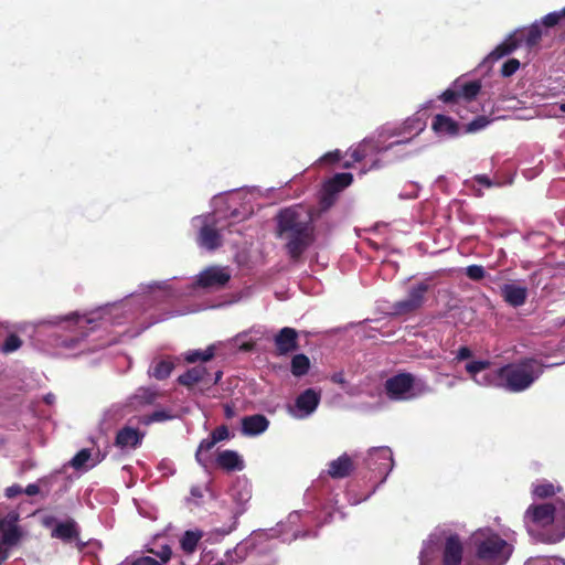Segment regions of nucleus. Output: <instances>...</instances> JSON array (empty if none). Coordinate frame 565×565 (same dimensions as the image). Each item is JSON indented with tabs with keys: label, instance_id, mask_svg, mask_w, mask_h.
Instances as JSON below:
<instances>
[{
	"label": "nucleus",
	"instance_id": "2f4dec72",
	"mask_svg": "<svg viewBox=\"0 0 565 565\" xmlns=\"http://www.w3.org/2000/svg\"><path fill=\"white\" fill-rule=\"evenodd\" d=\"M158 397H159L158 392H156L151 388H145V387L139 388L134 396V398L140 405H151L157 401Z\"/></svg>",
	"mask_w": 565,
	"mask_h": 565
},
{
	"label": "nucleus",
	"instance_id": "6e6552de",
	"mask_svg": "<svg viewBox=\"0 0 565 565\" xmlns=\"http://www.w3.org/2000/svg\"><path fill=\"white\" fill-rule=\"evenodd\" d=\"M556 507L551 503L531 504L526 511L524 519L532 523L546 526L555 521Z\"/></svg>",
	"mask_w": 565,
	"mask_h": 565
},
{
	"label": "nucleus",
	"instance_id": "6ab92c4d",
	"mask_svg": "<svg viewBox=\"0 0 565 565\" xmlns=\"http://www.w3.org/2000/svg\"><path fill=\"white\" fill-rule=\"evenodd\" d=\"M521 43H523V39H519L518 34H510L487 56V61L493 63L503 56L511 54L521 45Z\"/></svg>",
	"mask_w": 565,
	"mask_h": 565
},
{
	"label": "nucleus",
	"instance_id": "8fccbe9b",
	"mask_svg": "<svg viewBox=\"0 0 565 565\" xmlns=\"http://www.w3.org/2000/svg\"><path fill=\"white\" fill-rule=\"evenodd\" d=\"M131 565H161L157 559L150 556H142L135 559Z\"/></svg>",
	"mask_w": 565,
	"mask_h": 565
},
{
	"label": "nucleus",
	"instance_id": "4be33fe9",
	"mask_svg": "<svg viewBox=\"0 0 565 565\" xmlns=\"http://www.w3.org/2000/svg\"><path fill=\"white\" fill-rule=\"evenodd\" d=\"M206 375L207 370L204 366H194L181 374L178 377V382L183 386L192 387L194 384L203 382Z\"/></svg>",
	"mask_w": 565,
	"mask_h": 565
},
{
	"label": "nucleus",
	"instance_id": "a211bd4d",
	"mask_svg": "<svg viewBox=\"0 0 565 565\" xmlns=\"http://www.w3.org/2000/svg\"><path fill=\"white\" fill-rule=\"evenodd\" d=\"M431 128L437 135L449 137H456L460 132L459 124L452 118L441 114H437L434 117Z\"/></svg>",
	"mask_w": 565,
	"mask_h": 565
},
{
	"label": "nucleus",
	"instance_id": "3c124183",
	"mask_svg": "<svg viewBox=\"0 0 565 565\" xmlns=\"http://www.w3.org/2000/svg\"><path fill=\"white\" fill-rule=\"evenodd\" d=\"M472 356V351L468 347H460L457 351L456 359L463 361Z\"/></svg>",
	"mask_w": 565,
	"mask_h": 565
},
{
	"label": "nucleus",
	"instance_id": "aec40b11",
	"mask_svg": "<svg viewBox=\"0 0 565 565\" xmlns=\"http://www.w3.org/2000/svg\"><path fill=\"white\" fill-rule=\"evenodd\" d=\"M142 438L143 434H141L138 429L125 426L124 428L117 431L115 445L120 448H136L141 444Z\"/></svg>",
	"mask_w": 565,
	"mask_h": 565
},
{
	"label": "nucleus",
	"instance_id": "f3484780",
	"mask_svg": "<svg viewBox=\"0 0 565 565\" xmlns=\"http://www.w3.org/2000/svg\"><path fill=\"white\" fill-rule=\"evenodd\" d=\"M216 465L221 469L231 471H241L244 469V461L235 450H223L217 454Z\"/></svg>",
	"mask_w": 565,
	"mask_h": 565
},
{
	"label": "nucleus",
	"instance_id": "c03bdc74",
	"mask_svg": "<svg viewBox=\"0 0 565 565\" xmlns=\"http://www.w3.org/2000/svg\"><path fill=\"white\" fill-rule=\"evenodd\" d=\"M149 552L154 554L157 557H159L160 558L159 563H161V564L167 563L172 555V550L167 544L162 545L158 551L149 550Z\"/></svg>",
	"mask_w": 565,
	"mask_h": 565
},
{
	"label": "nucleus",
	"instance_id": "13d9d810",
	"mask_svg": "<svg viewBox=\"0 0 565 565\" xmlns=\"http://www.w3.org/2000/svg\"><path fill=\"white\" fill-rule=\"evenodd\" d=\"M2 543L0 542V565H2L9 557V553L7 550L2 548Z\"/></svg>",
	"mask_w": 565,
	"mask_h": 565
},
{
	"label": "nucleus",
	"instance_id": "c85d7f7f",
	"mask_svg": "<svg viewBox=\"0 0 565 565\" xmlns=\"http://www.w3.org/2000/svg\"><path fill=\"white\" fill-rule=\"evenodd\" d=\"M555 520L558 525H561V530H557L555 533L550 535L545 542L547 543H557L561 542L565 537V504L562 503L561 508L555 513Z\"/></svg>",
	"mask_w": 565,
	"mask_h": 565
},
{
	"label": "nucleus",
	"instance_id": "bf43d9fd",
	"mask_svg": "<svg viewBox=\"0 0 565 565\" xmlns=\"http://www.w3.org/2000/svg\"><path fill=\"white\" fill-rule=\"evenodd\" d=\"M53 522H55V518L53 516H45L43 519V525L46 527L51 526Z\"/></svg>",
	"mask_w": 565,
	"mask_h": 565
},
{
	"label": "nucleus",
	"instance_id": "ea45409f",
	"mask_svg": "<svg viewBox=\"0 0 565 565\" xmlns=\"http://www.w3.org/2000/svg\"><path fill=\"white\" fill-rule=\"evenodd\" d=\"M466 275L471 280L478 281L484 278L486 270L481 265H470L466 268Z\"/></svg>",
	"mask_w": 565,
	"mask_h": 565
},
{
	"label": "nucleus",
	"instance_id": "ddd939ff",
	"mask_svg": "<svg viewBox=\"0 0 565 565\" xmlns=\"http://www.w3.org/2000/svg\"><path fill=\"white\" fill-rule=\"evenodd\" d=\"M463 547L457 534L446 539L443 552V565H460L462 562Z\"/></svg>",
	"mask_w": 565,
	"mask_h": 565
},
{
	"label": "nucleus",
	"instance_id": "37998d69",
	"mask_svg": "<svg viewBox=\"0 0 565 565\" xmlns=\"http://www.w3.org/2000/svg\"><path fill=\"white\" fill-rule=\"evenodd\" d=\"M216 443L228 440L231 438L230 429L226 425H221L211 433Z\"/></svg>",
	"mask_w": 565,
	"mask_h": 565
},
{
	"label": "nucleus",
	"instance_id": "39448f33",
	"mask_svg": "<svg viewBox=\"0 0 565 565\" xmlns=\"http://www.w3.org/2000/svg\"><path fill=\"white\" fill-rule=\"evenodd\" d=\"M353 182V175L349 172L335 173L323 183L320 196L322 211L329 210L337 201L338 194Z\"/></svg>",
	"mask_w": 565,
	"mask_h": 565
},
{
	"label": "nucleus",
	"instance_id": "052dcab7",
	"mask_svg": "<svg viewBox=\"0 0 565 565\" xmlns=\"http://www.w3.org/2000/svg\"><path fill=\"white\" fill-rule=\"evenodd\" d=\"M222 375H223L222 371H217V372L215 373V379H214V382H213V383H214V384L218 383V382H220V380L222 379Z\"/></svg>",
	"mask_w": 565,
	"mask_h": 565
},
{
	"label": "nucleus",
	"instance_id": "864d4df0",
	"mask_svg": "<svg viewBox=\"0 0 565 565\" xmlns=\"http://www.w3.org/2000/svg\"><path fill=\"white\" fill-rule=\"evenodd\" d=\"M224 408V416L227 418V419H232L233 417L236 416V409L234 407V405H231V404H225L223 406Z\"/></svg>",
	"mask_w": 565,
	"mask_h": 565
},
{
	"label": "nucleus",
	"instance_id": "69168bd1",
	"mask_svg": "<svg viewBox=\"0 0 565 565\" xmlns=\"http://www.w3.org/2000/svg\"><path fill=\"white\" fill-rule=\"evenodd\" d=\"M559 109H561L563 113H565V103H564V104H561Z\"/></svg>",
	"mask_w": 565,
	"mask_h": 565
},
{
	"label": "nucleus",
	"instance_id": "e2e57ef3",
	"mask_svg": "<svg viewBox=\"0 0 565 565\" xmlns=\"http://www.w3.org/2000/svg\"><path fill=\"white\" fill-rule=\"evenodd\" d=\"M9 522L7 521V519H1L0 518V531L4 530V527L7 526Z\"/></svg>",
	"mask_w": 565,
	"mask_h": 565
},
{
	"label": "nucleus",
	"instance_id": "603ef678",
	"mask_svg": "<svg viewBox=\"0 0 565 565\" xmlns=\"http://www.w3.org/2000/svg\"><path fill=\"white\" fill-rule=\"evenodd\" d=\"M476 182H478L481 185H484L487 188H491L493 185V182L491 179L486 174H478L475 177Z\"/></svg>",
	"mask_w": 565,
	"mask_h": 565
},
{
	"label": "nucleus",
	"instance_id": "20e7f679",
	"mask_svg": "<svg viewBox=\"0 0 565 565\" xmlns=\"http://www.w3.org/2000/svg\"><path fill=\"white\" fill-rule=\"evenodd\" d=\"M429 289L430 284L428 280H423L413 285L408 289L407 296L404 299L394 302V313L404 316L414 313L419 310L426 301V294L429 291Z\"/></svg>",
	"mask_w": 565,
	"mask_h": 565
},
{
	"label": "nucleus",
	"instance_id": "f704fd0d",
	"mask_svg": "<svg viewBox=\"0 0 565 565\" xmlns=\"http://www.w3.org/2000/svg\"><path fill=\"white\" fill-rule=\"evenodd\" d=\"M532 493L534 497L540 499L550 498L555 494V487L548 481L537 483L533 486Z\"/></svg>",
	"mask_w": 565,
	"mask_h": 565
},
{
	"label": "nucleus",
	"instance_id": "a19ab883",
	"mask_svg": "<svg viewBox=\"0 0 565 565\" xmlns=\"http://www.w3.org/2000/svg\"><path fill=\"white\" fill-rule=\"evenodd\" d=\"M520 67V61L516 58L508 60L501 67V75L503 77L512 76Z\"/></svg>",
	"mask_w": 565,
	"mask_h": 565
},
{
	"label": "nucleus",
	"instance_id": "393cba45",
	"mask_svg": "<svg viewBox=\"0 0 565 565\" xmlns=\"http://www.w3.org/2000/svg\"><path fill=\"white\" fill-rule=\"evenodd\" d=\"M455 85L458 89L460 99L467 103L472 102L481 89V84L479 81L466 82L462 85L455 83Z\"/></svg>",
	"mask_w": 565,
	"mask_h": 565
},
{
	"label": "nucleus",
	"instance_id": "c9c22d12",
	"mask_svg": "<svg viewBox=\"0 0 565 565\" xmlns=\"http://www.w3.org/2000/svg\"><path fill=\"white\" fill-rule=\"evenodd\" d=\"M490 120L486 116H478L472 121H470L468 125L465 126V132H476L478 130H481L486 128L489 125Z\"/></svg>",
	"mask_w": 565,
	"mask_h": 565
},
{
	"label": "nucleus",
	"instance_id": "dca6fc26",
	"mask_svg": "<svg viewBox=\"0 0 565 565\" xmlns=\"http://www.w3.org/2000/svg\"><path fill=\"white\" fill-rule=\"evenodd\" d=\"M354 470V463L348 454L332 460L328 467V475L333 479H343Z\"/></svg>",
	"mask_w": 565,
	"mask_h": 565
},
{
	"label": "nucleus",
	"instance_id": "5701e85b",
	"mask_svg": "<svg viewBox=\"0 0 565 565\" xmlns=\"http://www.w3.org/2000/svg\"><path fill=\"white\" fill-rule=\"evenodd\" d=\"M174 369V363L170 359H162L159 361H154L153 364L149 369L150 376L156 380L162 381L170 376Z\"/></svg>",
	"mask_w": 565,
	"mask_h": 565
},
{
	"label": "nucleus",
	"instance_id": "680f3d73",
	"mask_svg": "<svg viewBox=\"0 0 565 565\" xmlns=\"http://www.w3.org/2000/svg\"><path fill=\"white\" fill-rule=\"evenodd\" d=\"M83 322L89 324V323H93L94 320L89 319V318H84V319H81V320L77 321V323L81 324V326H82Z\"/></svg>",
	"mask_w": 565,
	"mask_h": 565
},
{
	"label": "nucleus",
	"instance_id": "09e8293b",
	"mask_svg": "<svg viewBox=\"0 0 565 565\" xmlns=\"http://www.w3.org/2000/svg\"><path fill=\"white\" fill-rule=\"evenodd\" d=\"M23 493V489L19 484H12L6 489V497L13 499Z\"/></svg>",
	"mask_w": 565,
	"mask_h": 565
},
{
	"label": "nucleus",
	"instance_id": "cd10ccee",
	"mask_svg": "<svg viewBox=\"0 0 565 565\" xmlns=\"http://www.w3.org/2000/svg\"><path fill=\"white\" fill-rule=\"evenodd\" d=\"M201 539L202 532L185 531L180 541L181 548L183 550V552L192 554L196 550L198 543L200 542Z\"/></svg>",
	"mask_w": 565,
	"mask_h": 565
},
{
	"label": "nucleus",
	"instance_id": "5fc2aeb1",
	"mask_svg": "<svg viewBox=\"0 0 565 565\" xmlns=\"http://www.w3.org/2000/svg\"><path fill=\"white\" fill-rule=\"evenodd\" d=\"M23 492L28 495H35L40 492V488L35 483H30L26 486V488L23 490Z\"/></svg>",
	"mask_w": 565,
	"mask_h": 565
},
{
	"label": "nucleus",
	"instance_id": "79ce46f5",
	"mask_svg": "<svg viewBox=\"0 0 565 565\" xmlns=\"http://www.w3.org/2000/svg\"><path fill=\"white\" fill-rule=\"evenodd\" d=\"M439 98L446 104H458L461 99L457 87L446 89Z\"/></svg>",
	"mask_w": 565,
	"mask_h": 565
},
{
	"label": "nucleus",
	"instance_id": "4c0bfd02",
	"mask_svg": "<svg viewBox=\"0 0 565 565\" xmlns=\"http://www.w3.org/2000/svg\"><path fill=\"white\" fill-rule=\"evenodd\" d=\"M490 366V362L487 360L472 361L466 364V371L475 377L479 372L487 370Z\"/></svg>",
	"mask_w": 565,
	"mask_h": 565
},
{
	"label": "nucleus",
	"instance_id": "2eb2a0df",
	"mask_svg": "<svg viewBox=\"0 0 565 565\" xmlns=\"http://www.w3.org/2000/svg\"><path fill=\"white\" fill-rule=\"evenodd\" d=\"M52 537L62 540L63 542H73L79 540V527L74 519H67L57 522L51 533Z\"/></svg>",
	"mask_w": 565,
	"mask_h": 565
},
{
	"label": "nucleus",
	"instance_id": "423d86ee",
	"mask_svg": "<svg viewBox=\"0 0 565 565\" xmlns=\"http://www.w3.org/2000/svg\"><path fill=\"white\" fill-rule=\"evenodd\" d=\"M415 385V377L411 373H398L385 381V392L390 399L403 401L413 397L407 395Z\"/></svg>",
	"mask_w": 565,
	"mask_h": 565
},
{
	"label": "nucleus",
	"instance_id": "f8f14e48",
	"mask_svg": "<svg viewBox=\"0 0 565 565\" xmlns=\"http://www.w3.org/2000/svg\"><path fill=\"white\" fill-rule=\"evenodd\" d=\"M500 295L509 306L518 308L526 301L527 287L519 284H503L500 287Z\"/></svg>",
	"mask_w": 565,
	"mask_h": 565
},
{
	"label": "nucleus",
	"instance_id": "338daca9",
	"mask_svg": "<svg viewBox=\"0 0 565 565\" xmlns=\"http://www.w3.org/2000/svg\"><path fill=\"white\" fill-rule=\"evenodd\" d=\"M559 13H562V18H565V8Z\"/></svg>",
	"mask_w": 565,
	"mask_h": 565
},
{
	"label": "nucleus",
	"instance_id": "de8ad7c7",
	"mask_svg": "<svg viewBox=\"0 0 565 565\" xmlns=\"http://www.w3.org/2000/svg\"><path fill=\"white\" fill-rule=\"evenodd\" d=\"M405 129H417L416 134H418L424 129V124L419 118L408 119L405 122Z\"/></svg>",
	"mask_w": 565,
	"mask_h": 565
},
{
	"label": "nucleus",
	"instance_id": "bb28decb",
	"mask_svg": "<svg viewBox=\"0 0 565 565\" xmlns=\"http://www.w3.org/2000/svg\"><path fill=\"white\" fill-rule=\"evenodd\" d=\"M17 521V518H14L13 522H9L7 525L8 527L3 531L1 543L7 546H14L19 543V541L22 537V533L18 525L14 523Z\"/></svg>",
	"mask_w": 565,
	"mask_h": 565
},
{
	"label": "nucleus",
	"instance_id": "4468645a",
	"mask_svg": "<svg viewBox=\"0 0 565 565\" xmlns=\"http://www.w3.org/2000/svg\"><path fill=\"white\" fill-rule=\"evenodd\" d=\"M241 430L244 436H257L269 427L268 418L263 414L244 416L241 420Z\"/></svg>",
	"mask_w": 565,
	"mask_h": 565
},
{
	"label": "nucleus",
	"instance_id": "7c9ffc66",
	"mask_svg": "<svg viewBox=\"0 0 565 565\" xmlns=\"http://www.w3.org/2000/svg\"><path fill=\"white\" fill-rule=\"evenodd\" d=\"M173 418V415L171 414L170 411H167V409H160V411H154L153 413L151 414H148V415H143L139 423L142 424V425H150L152 423H158V422H166V420H170Z\"/></svg>",
	"mask_w": 565,
	"mask_h": 565
},
{
	"label": "nucleus",
	"instance_id": "b1692460",
	"mask_svg": "<svg viewBox=\"0 0 565 565\" xmlns=\"http://www.w3.org/2000/svg\"><path fill=\"white\" fill-rule=\"evenodd\" d=\"M513 34H518L519 39H523V42H525L529 47H532L540 42L542 30L537 23H534L527 29L515 31Z\"/></svg>",
	"mask_w": 565,
	"mask_h": 565
},
{
	"label": "nucleus",
	"instance_id": "e433bc0d",
	"mask_svg": "<svg viewBox=\"0 0 565 565\" xmlns=\"http://www.w3.org/2000/svg\"><path fill=\"white\" fill-rule=\"evenodd\" d=\"M370 143L361 142L356 148L350 151V157L353 162H360L369 154Z\"/></svg>",
	"mask_w": 565,
	"mask_h": 565
},
{
	"label": "nucleus",
	"instance_id": "49530a36",
	"mask_svg": "<svg viewBox=\"0 0 565 565\" xmlns=\"http://www.w3.org/2000/svg\"><path fill=\"white\" fill-rule=\"evenodd\" d=\"M342 158V153L340 150H334L327 152L322 158L321 161L329 162V163H335L339 162Z\"/></svg>",
	"mask_w": 565,
	"mask_h": 565
},
{
	"label": "nucleus",
	"instance_id": "774afa93",
	"mask_svg": "<svg viewBox=\"0 0 565 565\" xmlns=\"http://www.w3.org/2000/svg\"><path fill=\"white\" fill-rule=\"evenodd\" d=\"M420 565H425V562L423 561V556H420Z\"/></svg>",
	"mask_w": 565,
	"mask_h": 565
},
{
	"label": "nucleus",
	"instance_id": "412c9836",
	"mask_svg": "<svg viewBox=\"0 0 565 565\" xmlns=\"http://www.w3.org/2000/svg\"><path fill=\"white\" fill-rule=\"evenodd\" d=\"M199 244L210 250H214L222 245V237L218 231L211 225H203L199 233Z\"/></svg>",
	"mask_w": 565,
	"mask_h": 565
},
{
	"label": "nucleus",
	"instance_id": "9b49d317",
	"mask_svg": "<svg viewBox=\"0 0 565 565\" xmlns=\"http://www.w3.org/2000/svg\"><path fill=\"white\" fill-rule=\"evenodd\" d=\"M320 394L313 388H307L301 392L296 401L295 408L299 414H294L297 417H306L312 414L319 403H320Z\"/></svg>",
	"mask_w": 565,
	"mask_h": 565
},
{
	"label": "nucleus",
	"instance_id": "a878e982",
	"mask_svg": "<svg viewBox=\"0 0 565 565\" xmlns=\"http://www.w3.org/2000/svg\"><path fill=\"white\" fill-rule=\"evenodd\" d=\"M309 369L310 360L306 354L299 353L292 356L290 362V371L294 376L301 377L309 372Z\"/></svg>",
	"mask_w": 565,
	"mask_h": 565
},
{
	"label": "nucleus",
	"instance_id": "72a5a7b5",
	"mask_svg": "<svg viewBox=\"0 0 565 565\" xmlns=\"http://www.w3.org/2000/svg\"><path fill=\"white\" fill-rule=\"evenodd\" d=\"M214 356V347H209L205 351H190L185 355V361L188 363H195L201 360L203 362L210 361Z\"/></svg>",
	"mask_w": 565,
	"mask_h": 565
},
{
	"label": "nucleus",
	"instance_id": "f257e3e1",
	"mask_svg": "<svg viewBox=\"0 0 565 565\" xmlns=\"http://www.w3.org/2000/svg\"><path fill=\"white\" fill-rule=\"evenodd\" d=\"M275 234L285 242L289 258L298 262L316 241L311 212L299 205L282 209L276 216Z\"/></svg>",
	"mask_w": 565,
	"mask_h": 565
},
{
	"label": "nucleus",
	"instance_id": "7ed1b4c3",
	"mask_svg": "<svg viewBox=\"0 0 565 565\" xmlns=\"http://www.w3.org/2000/svg\"><path fill=\"white\" fill-rule=\"evenodd\" d=\"M476 557L490 565H504L511 554L512 546L499 534L477 532L471 537Z\"/></svg>",
	"mask_w": 565,
	"mask_h": 565
},
{
	"label": "nucleus",
	"instance_id": "f03ea898",
	"mask_svg": "<svg viewBox=\"0 0 565 565\" xmlns=\"http://www.w3.org/2000/svg\"><path fill=\"white\" fill-rule=\"evenodd\" d=\"M545 367L546 365L537 359L524 358L488 373L487 380L495 387L520 393L530 388L543 374Z\"/></svg>",
	"mask_w": 565,
	"mask_h": 565
},
{
	"label": "nucleus",
	"instance_id": "a18cd8bd",
	"mask_svg": "<svg viewBox=\"0 0 565 565\" xmlns=\"http://www.w3.org/2000/svg\"><path fill=\"white\" fill-rule=\"evenodd\" d=\"M561 19H562V13L555 11V12H551V13L546 14L542 19V23L546 28H552V26H555L556 24H558Z\"/></svg>",
	"mask_w": 565,
	"mask_h": 565
},
{
	"label": "nucleus",
	"instance_id": "4d7b16f0",
	"mask_svg": "<svg viewBox=\"0 0 565 565\" xmlns=\"http://www.w3.org/2000/svg\"><path fill=\"white\" fill-rule=\"evenodd\" d=\"M78 342H79V339H78V338H71V339H68V340L63 341V345H64L65 348H70V349H71V348H76V347H77V344H78Z\"/></svg>",
	"mask_w": 565,
	"mask_h": 565
},
{
	"label": "nucleus",
	"instance_id": "473e14b6",
	"mask_svg": "<svg viewBox=\"0 0 565 565\" xmlns=\"http://www.w3.org/2000/svg\"><path fill=\"white\" fill-rule=\"evenodd\" d=\"M22 343L23 341L18 334L11 333L6 338L4 342L0 347V351L4 354L12 353L19 350L22 347Z\"/></svg>",
	"mask_w": 565,
	"mask_h": 565
},
{
	"label": "nucleus",
	"instance_id": "0eeeda50",
	"mask_svg": "<svg viewBox=\"0 0 565 565\" xmlns=\"http://www.w3.org/2000/svg\"><path fill=\"white\" fill-rule=\"evenodd\" d=\"M231 279V271L220 266H210L202 270L196 278V286L204 289H221Z\"/></svg>",
	"mask_w": 565,
	"mask_h": 565
},
{
	"label": "nucleus",
	"instance_id": "6e6d98bb",
	"mask_svg": "<svg viewBox=\"0 0 565 565\" xmlns=\"http://www.w3.org/2000/svg\"><path fill=\"white\" fill-rule=\"evenodd\" d=\"M237 562L233 559L232 554L230 552L226 553V558L216 562L213 565H236Z\"/></svg>",
	"mask_w": 565,
	"mask_h": 565
},
{
	"label": "nucleus",
	"instance_id": "58836bf2",
	"mask_svg": "<svg viewBox=\"0 0 565 565\" xmlns=\"http://www.w3.org/2000/svg\"><path fill=\"white\" fill-rule=\"evenodd\" d=\"M90 458V451L89 449H82L79 450L74 458L71 461V465L75 469L82 468Z\"/></svg>",
	"mask_w": 565,
	"mask_h": 565
},
{
	"label": "nucleus",
	"instance_id": "c756f323",
	"mask_svg": "<svg viewBox=\"0 0 565 565\" xmlns=\"http://www.w3.org/2000/svg\"><path fill=\"white\" fill-rule=\"evenodd\" d=\"M216 444V440L211 434L207 438L201 440L195 451V460L200 466L206 467V460L204 459L203 454L210 451Z\"/></svg>",
	"mask_w": 565,
	"mask_h": 565
},
{
	"label": "nucleus",
	"instance_id": "9d476101",
	"mask_svg": "<svg viewBox=\"0 0 565 565\" xmlns=\"http://www.w3.org/2000/svg\"><path fill=\"white\" fill-rule=\"evenodd\" d=\"M367 466L380 473H387L393 467V455L388 447H379L370 450Z\"/></svg>",
	"mask_w": 565,
	"mask_h": 565
},
{
	"label": "nucleus",
	"instance_id": "1a4fd4ad",
	"mask_svg": "<svg viewBox=\"0 0 565 565\" xmlns=\"http://www.w3.org/2000/svg\"><path fill=\"white\" fill-rule=\"evenodd\" d=\"M275 348L278 355H287L296 351L298 345V332L290 327H284L274 338Z\"/></svg>",
	"mask_w": 565,
	"mask_h": 565
},
{
	"label": "nucleus",
	"instance_id": "0e129e2a",
	"mask_svg": "<svg viewBox=\"0 0 565 565\" xmlns=\"http://www.w3.org/2000/svg\"><path fill=\"white\" fill-rule=\"evenodd\" d=\"M351 167H352V163L350 161H347V162L343 163V168L344 169H349Z\"/></svg>",
	"mask_w": 565,
	"mask_h": 565
}]
</instances>
